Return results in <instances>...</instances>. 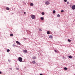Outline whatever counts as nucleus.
Wrapping results in <instances>:
<instances>
[{
    "instance_id": "obj_33",
    "label": "nucleus",
    "mask_w": 75,
    "mask_h": 75,
    "mask_svg": "<svg viewBox=\"0 0 75 75\" xmlns=\"http://www.w3.org/2000/svg\"><path fill=\"white\" fill-rule=\"evenodd\" d=\"M74 21H75V20H74Z\"/></svg>"
},
{
    "instance_id": "obj_19",
    "label": "nucleus",
    "mask_w": 75,
    "mask_h": 75,
    "mask_svg": "<svg viewBox=\"0 0 75 75\" xmlns=\"http://www.w3.org/2000/svg\"><path fill=\"white\" fill-rule=\"evenodd\" d=\"M9 51H10V50L8 49L7 50V52H9Z\"/></svg>"
},
{
    "instance_id": "obj_1",
    "label": "nucleus",
    "mask_w": 75,
    "mask_h": 75,
    "mask_svg": "<svg viewBox=\"0 0 75 75\" xmlns=\"http://www.w3.org/2000/svg\"><path fill=\"white\" fill-rule=\"evenodd\" d=\"M18 60L20 62H22V61H23V58L21 57H19L18 58Z\"/></svg>"
},
{
    "instance_id": "obj_20",
    "label": "nucleus",
    "mask_w": 75,
    "mask_h": 75,
    "mask_svg": "<svg viewBox=\"0 0 75 75\" xmlns=\"http://www.w3.org/2000/svg\"><path fill=\"white\" fill-rule=\"evenodd\" d=\"M47 34H50V32L49 31L47 32Z\"/></svg>"
},
{
    "instance_id": "obj_24",
    "label": "nucleus",
    "mask_w": 75,
    "mask_h": 75,
    "mask_svg": "<svg viewBox=\"0 0 75 75\" xmlns=\"http://www.w3.org/2000/svg\"><path fill=\"white\" fill-rule=\"evenodd\" d=\"M64 1H65V2H67V0H64Z\"/></svg>"
},
{
    "instance_id": "obj_3",
    "label": "nucleus",
    "mask_w": 75,
    "mask_h": 75,
    "mask_svg": "<svg viewBox=\"0 0 75 75\" xmlns=\"http://www.w3.org/2000/svg\"><path fill=\"white\" fill-rule=\"evenodd\" d=\"M45 4L46 5H48L49 4H50V3L48 1H46L45 2Z\"/></svg>"
},
{
    "instance_id": "obj_6",
    "label": "nucleus",
    "mask_w": 75,
    "mask_h": 75,
    "mask_svg": "<svg viewBox=\"0 0 75 75\" xmlns=\"http://www.w3.org/2000/svg\"><path fill=\"white\" fill-rule=\"evenodd\" d=\"M23 52H25V53H27V50H24Z\"/></svg>"
},
{
    "instance_id": "obj_25",
    "label": "nucleus",
    "mask_w": 75,
    "mask_h": 75,
    "mask_svg": "<svg viewBox=\"0 0 75 75\" xmlns=\"http://www.w3.org/2000/svg\"><path fill=\"white\" fill-rule=\"evenodd\" d=\"M54 52H57V50H54Z\"/></svg>"
},
{
    "instance_id": "obj_32",
    "label": "nucleus",
    "mask_w": 75,
    "mask_h": 75,
    "mask_svg": "<svg viewBox=\"0 0 75 75\" xmlns=\"http://www.w3.org/2000/svg\"><path fill=\"white\" fill-rule=\"evenodd\" d=\"M24 39V40H26V38H25Z\"/></svg>"
},
{
    "instance_id": "obj_5",
    "label": "nucleus",
    "mask_w": 75,
    "mask_h": 75,
    "mask_svg": "<svg viewBox=\"0 0 75 75\" xmlns=\"http://www.w3.org/2000/svg\"><path fill=\"white\" fill-rule=\"evenodd\" d=\"M16 42L18 44V45H21V43L18 41H16Z\"/></svg>"
},
{
    "instance_id": "obj_22",
    "label": "nucleus",
    "mask_w": 75,
    "mask_h": 75,
    "mask_svg": "<svg viewBox=\"0 0 75 75\" xmlns=\"http://www.w3.org/2000/svg\"><path fill=\"white\" fill-rule=\"evenodd\" d=\"M61 13H62V12H64V10H62L61 11Z\"/></svg>"
},
{
    "instance_id": "obj_15",
    "label": "nucleus",
    "mask_w": 75,
    "mask_h": 75,
    "mask_svg": "<svg viewBox=\"0 0 75 75\" xmlns=\"http://www.w3.org/2000/svg\"><path fill=\"white\" fill-rule=\"evenodd\" d=\"M68 41H69V42H71V40H70L69 39H68Z\"/></svg>"
},
{
    "instance_id": "obj_13",
    "label": "nucleus",
    "mask_w": 75,
    "mask_h": 75,
    "mask_svg": "<svg viewBox=\"0 0 75 75\" xmlns=\"http://www.w3.org/2000/svg\"><path fill=\"white\" fill-rule=\"evenodd\" d=\"M32 63H33V64H35V61H33L32 62Z\"/></svg>"
},
{
    "instance_id": "obj_12",
    "label": "nucleus",
    "mask_w": 75,
    "mask_h": 75,
    "mask_svg": "<svg viewBox=\"0 0 75 75\" xmlns=\"http://www.w3.org/2000/svg\"><path fill=\"white\" fill-rule=\"evenodd\" d=\"M40 19L41 20H44V18H43V17H41L40 18Z\"/></svg>"
},
{
    "instance_id": "obj_11",
    "label": "nucleus",
    "mask_w": 75,
    "mask_h": 75,
    "mask_svg": "<svg viewBox=\"0 0 75 75\" xmlns=\"http://www.w3.org/2000/svg\"><path fill=\"white\" fill-rule=\"evenodd\" d=\"M42 15H44V14H45V13H44V12H42Z\"/></svg>"
},
{
    "instance_id": "obj_23",
    "label": "nucleus",
    "mask_w": 75,
    "mask_h": 75,
    "mask_svg": "<svg viewBox=\"0 0 75 75\" xmlns=\"http://www.w3.org/2000/svg\"><path fill=\"white\" fill-rule=\"evenodd\" d=\"M39 31H42V30H41V29H39Z\"/></svg>"
},
{
    "instance_id": "obj_31",
    "label": "nucleus",
    "mask_w": 75,
    "mask_h": 75,
    "mask_svg": "<svg viewBox=\"0 0 75 75\" xmlns=\"http://www.w3.org/2000/svg\"><path fill=\"white\" fill-rule=\"evenodd\" d=\"M24 14H25V12H24Z\"/></svg>"
},
{
    "instance_id": "obj_14",
    "label": "nucleus",
    "mask_w": 75,
    "mask_h": 75,
    "mask_svg": "<svg viewBox=\"0 0 75 75\" xmlns=\"http://www.w3.org/2000/svg\"><path fill=\"white\" fill-rule=\"evenodd\" d=\"M57 17H60V15L58 14V15H57Z\"/></svg>"
},
{
    "instance_id": "obj_10",
    "label": "nucleus",
    "mask_w": 75,
    "mask_h": 75,
    "mask_svg": "<svg viewBox=\"0 0 75 75\" xmlns=\"http://www.w3.org/2000/svg\"><path fill=\"white\" fill-rule=\"evenodd\" d=\"M69 58H72V57L71 56H69Z\"/></svg>"
},
{
    "instance_id": "obj_7",
    "label": "nucleus",
    "mask_w": 75,
    "mask_h": 75,
    "mask_svg": "<svg viewBox=\"0 0 75 75\" xmlns=\"http://www.w3.org/2000/svg\"><path fill=\"white\" fill-rule=\"evenodd\" d=\"M33 5H34V4H33V3H30V6H33Z\"/></svg>"
},
{
    "instance_id": "obj_30",
    "label": "nucleus",
    "mask_w": 75,
    "mask_h": 75,
    "mask_svg": "<svg viewBox=\"0 0 75 75\" xmlns=\"http://www.w3.org/2000/svg\"><path fill=\"white\" fill-rule=\"evenodd\" d=\"M1 72L0 71V74H1Z\"/></svg>"
},
{
    "instance_id": "obj_16",
    "label": "nucleus",
    "mask_w": 75,
    "mask_h": 75,
    "mask_svg": "<svg viewBox=\"0 0 75 75\" xmlns=\"http://www.w3.org/2000/svg\"><path fill=\"white\" fill-rule=\"evenodd\" d=\"M53 14H55V10L53 11Z\"/></svg>"
},
{
    "instance_id": "obj_4",
    "label": "nucleus",
    "mask_w": 75,
    "mask_h": 75,
    "mask_svg": "<svg viewBox=\"0 0 75 75\" xmlns=\"http://www.w3.org/2000/svg\"><path fill=\"white\" fill-rule=\"evenodd\" d=\"M72 10L75 9V5H74L72 7Z\"/></svg>"
},
{
    "instance_id": "obj_29",
    "label": "nucleus",
    "mask_w": 75,
    "mask_h": 75,
    "mask_svg": "<svg viewBox=\"0 0 75 75\" xmlns=\"http://www.w3.org/2000/svg\"><path fill=\"white\" fill-rule=\"evenodd\" d=\"M17 70H18V68H17Z\"/></svg>"
},
{
    "instance_id": "obj_27",
    "label": "nucleus",
    "mask_w": 75,
    "mask_h": 75,
    "mask_svg": "<svg viewBox=\"0 0 75 75\" xmlns=\"http://www.w3.org/2000/svg\"><path fill=\"white\" fill-rule=\"evenodd\" d=\"M13 47H15V46H16V45H13Z\"/></svg>"
},
{
    "instance_id": "obj_21",
    "label": "nucleus",
    "mask_w": 75,
    "mask_h": 75,
    "mask_svg": "<svg viewBox=\"0 0 75 75\" xmlns=\"http://www.w3.org/2000/svg\"><path fill=\"white\" fill-rule=\"evenodd\" d=\"M33 59H36V57H33Z\"/></svg>"
},
{
    "instance_id": "obj_18",
    "label": "nucleus",
    "mask_w": 75,
    "mask_h": 75,
    "mask_svg": "<svg viewBox=\"0 0 75 75\" xmlns=\"http://www.w3.org/2000/svg\"><path fill=\"white\" fill-rule=\"evenodd\" d=\"M49 38H52V36L50 35L49 36Z\"/></svg>"
},
{
    "instance_id": "obj_17",
    "label": "nucleus",
    "mask_w": 75,
    "mask_h": 75,
    "mask_svg": "<svg viewBox=\"0 0 75 75\" xmlns=\"http://www.w3.org/2000/svg\"><path fill=\"white\" fill-rule=\"evenodd\" d=\"M10 35L11 37H13V34H10Z\"/></svg>"
},
{
    "instance_id": "obj_28",
    "label": "nucleus",
    "mask_w": 75,
    "mask_h": 75,
    "mask_svg": "<svg viewBox=\"0 0 75 75\" xmlns=\"http://www.w3.org/2000/svg\"><path fill=\"white\" fill-rule=\"evenodd\" d=\"M40 75H43V74H40Z\"/></svg>"
},
{
    "instance_id": "obj_9",
    "label": "nucleus",
    "mask_w": 75,
    "mask_h": 75,
    "mask_svg": "<svg viewBox=\"0 0 75 75\" xmlns=\"http://www.w3.org/2000/svg\"><path fill=\"white\" fill-rule=\"evenodd\" d=\"M64 69L65 70H67V69H68V68H67V67H64Z\"/></svg>"
},
{
    "instance_id": "obj_8",
    "label": "nucleus",
    "mask_w": 75,
    "mask_h": 75,
    "mask_svg": "<svg viewBox=\"0 0 75 75\" xmlns=\"http://www.w3.org/2000/svg\"><path fill=\"white\" fill-rule=\"evenodd\" d=\"M6 9L7 10H10V8H9L8 7H7L6 8Z\"/></svg>"
},
{
    "instance_id": "obj_26",
    "label": "nucleus",
    "mask_w": 75,
    "mask_h": 75,
    "mask_svg": "<svg viewBox=\"0 0 75 75\" xmlns=\"http://www.w3.org/2000/svg\"><path fill=\"white\" fill-rule=\"evenodd\" d=\"M69 2H67V4H69Z\"/></svg>"
},
{
    "instance_id": "obj_2",
    "label": "nucleus",
    "mask_w": 75,
    "mask_h": 75,
    "mask_svg": "<svg viewBox=\"0 0 75 75\" xmlns=\"http://www.w3.org/2000/svg\"><path fill=\"white\" fill-rule=\"evenodd\" d=\"M31 17L32 19H34L35 18V15H32L31 16Z\"/></svg>"
}]
</instances>
